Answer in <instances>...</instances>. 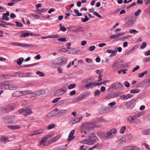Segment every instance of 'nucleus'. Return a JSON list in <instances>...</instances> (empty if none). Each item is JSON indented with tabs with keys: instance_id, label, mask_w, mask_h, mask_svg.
Here are the masks:
<instances>
[{
	"instance_id": "nucleus-1",
	"label": "nucleus",
	"mask_w": 150,
	"mask_h": 150,
	"mask_svg": "<svg viewBox=\"0 0 150 150\" xmlns=\"http://www.w3.org/2000/svg\"><path fill=\"white\" fill-rule=\"evenodd\" d=\"M66 112V110L62 109H57L51 112L53 117L62 116L65 115Z\"/></svg>"
},
{
	"instance_id": "nucleus-2",
	"label": "nucleus",
	"mask_w": 150,
	"mask_h": 150,
	"mask_svg": "<svg viewBox=\"0 0 150 150\" xmlns=\"http://www.w3.org/2000/svg\"><path fill=\"white\" fill-rule=\"evenodd\" d=\"M83 126V128L87 132L90 131L96 127L95 123L90 122L84 123Z\"/></svg>"
},
{
	"instance_id": "nucleus-3",
	"label": "nucleus",
	"mask_w": 150,
	"mask_h": 150,
	"mask_svg": "<svg viewBox=\"0 0 150 150\" xmlns=\"http://www.w3.org/2000/svg\"><path fill=\"white\" fill-rule=\"evenodd\" d=\"M20 113H23L25 116H26L32 113V111L30 109L25 107L19 109L18 110Z\"/></svg>"
},
{
	"instance_id": "nucleus-4",
	"label": "nucleus",
	"mask_w": 150,
	"mask_h": 150,
	"mask_svg": "<svg viewBox=\"0 0 150 150\" xmlns=\"http://www.w3.org/2000/svg\"><path fill=\"white\" fill-rule=\"evenodd\" d=\"M117 132L116 129H113L107 132H105V139H110L113 138L112 134H115Z\"/></svg>"
},
{
	"instance_id": "nucleus-5",
	"label": "nucleus",
	"mask_w": 150,
	"mask_h": 150,
	"mask_svg": "<svg viewBox=\"0 0 150 150\" xmlns=\"http://www.w3.org/2000/svg\"><path fill=\"white\" fill-rule=\"evenodd\" d=\"M16 46L23 47H33L34 46L32 44H23L19 42H17Z\"/></svg>"
},
{
	"instance_id": "nucleus-6",
	"label": "nucleus",
	"mask_w": 150,
	"mask_h": 150,
	"mask_svg": "<svg viewBox=\"0 0 150 150\" xmlns=\"http://www.w3.org/2000/svg\"><path fill=\"white\" fill-rule=\"evenodd\" d=\"M66 92V90L61 88L57 90L54 93V94L55 96H59L64 94Z\"/></svg>"
},
{
	"instance_id": "nucleus-7",
	"label": "nucleus",
	"mask_w": 150,
	"mask_h": 150,
	"mask_svg": "<svg viewBox=\"0 0 150 150\" xmlns=\"http://www.w3.org/2000/svg\"><path fill=\"white\" fill-rule=\"evenodd\" d=\"M134 20L132 18H130L126 23V25L128 27L132 26L134 23Z\"/></svg>"
},
{
	"instance_id": "nucleus-8",
	"label": "nucleus",
	"mask_w": 150,
	"mask_h": 150,
	"mask_svg": "<svg viewBox=\"0 0 150 150\" xmlns=\"http://www.w3.org/2000/svg\"><path fill=\"white\" fill-rule=\"evenodd\" d=\"M105 132L99 131L97 132V136L100 138L106 139Z\"/></svg>"
},
{
	"instance_id": "nucleus-9",
	"label": "nucleus",
	"mask_w": 150,
	"mask_h": 150,
	"mask_svg": "<svg viewBox=\"0 0 150 150\" xmlns=\"http://www.w3.org/2000/svg\"><path fill=\"white\" fill-rule=\"evenodd\" d=\"M75 132V130H73L69 133L68 138L67 139V141L68 142H70L71 140L74 139L75 137L73 136Z\"/></svg>"
},
{
	"instance_id": "nucleus-10",
	"label": "nucleus",
	"mask_w": 150,
	"mask_h": 150,
	"mask_svg": "<svg viewBox=\"0 0 150 150\" xmlns=\"http://www.w3.org/2000/svg\"><path fill=\"white\" fill-rule=\"evenodd\" d=\"M91 94V92L89 91L85 92L80 95L81 98H82V100L84 99L85 98L87 97Z\"/></svg>"
},
{
	"instance_id": "nucleus-11",
	"label": "nucleus",
	"mask_w": 150,
	"mask_h": 150,
	"mask_svg": "<svg viewBox=\"0 0 150 150\" xmlns=\"http://www.w3.org/2000/svg\"><path fill=\"white\" fill-rule=\"evenodd\" d=\"M45 93V90L44 89H42L40 90H38L35 91V94L36 97L43 94Z\"/></svg>"
},
{
	"instance_id": "nucleus-12",
	"label": "nucleus",
	"mask_w": 150,
	"mask_h": 150,
	"mask_svg": "<svg viewBox=\"0 0 150 150\" xmlns=\"http://www.w3.org/2000/svg\"><path fill=\"white\" fill-rule=\"evenodd\" d=\"M95 86H96L95 83L93 82L87 84L86 85L85 87L86 88H92Z\"/></svg>"
},
{
	"instance_id": "nucleus-13",
	"label": "nucleus",
	"mask_w": 150,
	"mask_h": 150,
	"mask_svg": "<svg viewBox=\"0 0 150 150\" xmlns=\"http://www.w3.org/2000/svg\"><path fill=\"white\" fill-rule=\"evenodd\" d=\"M91 137L93 139V141H91V143H94L96 141H97L98 140V139L96 137L95 134L94 133H93L90 136L89 138Z\"/></svg>"
},
{
	"instance_id": "nucleus-14",
	"label": "nucleus",
	"mask_w": 150,
	"mask_h": 150,
	"mask_svg": "<svg viewBox=\"0 0 150 150\" xmlns=\"http://www.w3.org/2000/svg\"><path fill=\"white\" fill-rule=\"evenodd\" d=\"M22 94L21 91H16L14 93H13L12 95V97H19L22 96Z\"/></svg>"
},
{
	"instance_id": "nucleus-15",
	"label": "nucleus",
	"mask_w": 150,
	"mask_h": 150,
	"mask_svg": "<svg viewBox=\"0 0 150 150\" xmlns=\"http://www.w3.org/2000/svg\"><path fill=\"white\" fill-rule=\"evenodd\" d=\"M126 150H140L139 148L136 146H129L125 147Z\"/></svg>"
},
{
	"instance_id": "nucleus-16",
	"label": "nucleus",
	"mask_w": 150,
	"mask_h": 150,
	"mask_svg": "<svg viewBox=\"0 0 150 150\" xmlns=\"http://www.w3.org/2000/svg\"><path fill=\"white\" fill-rule=\"evenodd\" d=\"M125 136H123L121 139H119L117 141V142L118 144H122L123 143H125L126 141Z\"/></svg>"
},
{
	"instance_id": "nucleus-17",
	"label": "nucleus",
	"mask_w": 150,
	"mask_h": 150,
	"mask_svg": "<svg viewBox=\"0 0 150 150\" xmlns=\"http://www.w3.org/2000/svg\"><path fill=\"white\" fill-rule=\"evenodd\" d=\"M9 15V12L8 11H7L6 13H4L3 14L2 19H4L6 21H8L9 20V18L7 16Z\"/></svg>"
},
{
	"instance_id": "nucleus-18",
	"label": "nucleus",
	"mask_w": 150,
	"mask_h": 150,
	"mask_svg": "<svg viewBox=\"0 0 150 150\" xmlns=\"http://www.w3.org/2000/svg\"><path fill=\"white\" fill-rule=\"evenodd\" d=\"M47 10L45 8H42L40 9L37 8L35 11V12L38 14H40L41 13L45 12Z\"/></svg>"
},
{
	"instance_id": "nucleus-19",
	"label": "nucleus",
	"mask_w": 150,
	"mask_h": 150,
	"mask_svg": "<svg viewBox=\"0 0 150 150\" xmlns=\"http://www.w3.org/2000/svg\"><path fill=\"white\" fill-rule=\"evenodd\" d=\"M39 64V63H36L32 64H27V65H23L20 67L22 68H25L26 67H29L32 66H34L36 65H38Z\"/></svg>"
},
{
	"instance_id": "nucleus-20",
	"label": "nucleus",
	"mask_w": 150,
	"mask_h": 150,
	"mask_svg": "<svg viewBox=\"0 0 150 150\" xmlns=\"http://www.w3.org/2000/svg\"><path fill=\"white\" fill-rule=\"evenodd\" d=\"M119 64L120 62L119 61H116L112 64V68L115 69H116L118 68Z\"/></svg>"
},
{
	"instance_id": "nucleus-21",
	"label": "nucleus",
	"mask_w": 150,
	"mask_h": 150,
	"mask_svg": "<svg viewBox=\"0 0 150 150\" xmlns=\"http://www.w3.org/2000/svg\"><path fill=\"white\" fill-rule=\"evenodd\" d=\"M114 93H111L107 94L106 96V98L107 99H110L114 97Z\"/></svg>"
},
{
	"instance_id": "nucleus-22",
	"label": "nucleus",
	"mask_w": 150,
	"mask_h": 150,
	"mask_svg": "<svg viewBox=\"0 0 150 150\" xmlns=\"http://www.w3.org/2000/svg\"><path fill=\"white\" fill-rule=\"evenodd\" d=\"M141 133L143 135H150V129H147L145 130H144Z\"/></svg>"
},
{
	"instance_id": "nucleus-23",
	"label": "nucleus",
	"mask_w": 150,
	"mask_h": 150,
	"mask_svg": "<svg viewBox=\"0 0 150 150\" xmlns=\"http://www.w3.org/2000/svg\"><path fill=\"white\" fill-rule=\"evenodd\" d=\"M21 128V127L18 125H10V129H16Z\"/></svg>"
},
{
	"instance_id": "nucleus-24",
	"label": "nucleus",
	"mask_w": 150,
	"mask_h": 150,
	"mask_svg": "<svg viewBox=\"0 0 150 150\" xmlns=\"http://www.w3.org/2000/svg\"><path fill=\"white\" fill-rule=\"evenodd\" d=\"M67 61L66 58L65 57H63L62 59V62L61 63H58L59 65L61 66L62 64H64L67 62Z\"/></svg>"
},
{
	"instance_id": "nucleus-25",
	"label": "nucleus",
	"mask_w": 150,
	"mask_h": 150,
	"mask_svg": "<svg viewBox=\"0 0 150 150\" xmlns=\"http://www.w3.org/2000/svg\"><path fill=\"white\" fill-rule=\"evenodd\" d=\"M24 58L23 57H21L17 59L16 63L18 65H20L21 64Z\"/></svg>"
},
{
	"instance_id": "nucleus-26",
	"label": "nucleus",
	"mask_w": 150,
	"mask_h": 150,
	"mask_svg": "<svg viewBox=\"0 0 150 150\" xmlns=\"http://www.w3.org/2000/svg\"><path fill=\"white\" fill-rule=\"evenodd\" d=\"M135 101V100H134L133 99H132L129 101L126 102L125 103H126V104H125V105L127 107H129L134 103Z\"/></svg>"
},
{
	"instance_id": "nucleus-27",
	"label": "nucleus",
	"mask_w": 150,
	"mask_h": 150,
	"mask_svg": "<svg viewBox=\"0 0 150 150\" xmlns=\"http://www.w3.org/2000/svg\"><path fill=\"white\" fill-rule=\"evenodd\" d=\"M8 136L2 137L1 138V141L3 142L4 143H6L8 141Z\"/></svg>"
},
{
	"instance_id": "nucleus-28",
	"label": "nucleus",
	"mask_w": 150,
	"mask_h": 150,
	"mask_svg": "<svg viewBox=\"0 0 150 150\" xmlns=\"http://www.w3.org/2000/svg\"><path fill=\"white\" fill-rule=\"evenodd\" d=\"M124 136L127 141L130 140L132 137V135L130 134L126 135Z\"/></svg>"
},
{
	"instance_id": "nucleus-29",
	"label": "nucleus",
	"mask_w": 150,
	"mask_h": 150,
	"mask_svg": "<svg viewBox=\"0 0 150 150\" xmlns=\"http://www.w3.org/2000/svg\"><path fill=\"white\" fill-rule=\"evenodd\" d=\"M108 112V107L103 108L102 109L101 112L102 113H105Z\"/></svg>"
},
{
	"instance_id": "nucleus-30",
	"label": "nucleus",
	"mask_w": 150,
	"mask_h": 150,
	"mask_svg": "<svg viewBox=\"0 0 150 150\" xmlns=\"http://www.w3.org/2000/svg\"><path fill=\"white\" fill-rule=\"evenodd\" d=\"M80 96V95L78 97H77L74 98L73 100V101L74 102H77L81 100H82V98H81V96Z\"/></svg>"
},
{
	"instance_id": "nucleus-31",
	"label": "nucleus",
	"mask_w": 150,
	"mask_h": 150,
	"mask_svg": "<svg viewBox=\"0 0 150 150\" xmlns=\"http://www.w3.org/2000/svg\"><path fill=\"white\" fill-rule=\"evenodd\" d=\"M9 105H5L3 108V111L4 112H6L8 111L9 109Z\"/></svg>"
},
{
	"instance_id": "nucleus-32",
	"label": "nucleus",
	"mask_w": 150,
	"mask_h": 150,
	"mask_svg": "<svg viewBox=\"0 0 150 150\" xmlns=\"http://www.w3.org/2000/svg\"><path fill=\"white\" fill-rule=\"evenodd\" d=\"M18 88V86L15 85H10V90H16Z\"/></svg>"
},
{
	"instance_id": "nucleus-33",
	"label": "nucleus",
	"mask_w": 150,
	"mask_h": 150,
	"mask_svg": "<svg viewBox=\"0 0 150 150\" xmlns=\"http://www.w3.org/2000/svg\"><path fill=\"white\" fill-rule=\"evenodd\" d=\"M22 96L23 95H29L30 91H29L25 90L21 91Z\"/></svg>"
},
{
	"instance_id": "nucleus-34",
	"label": "nucleus",
	"mask_w": 150,
	"mask_h": 150,
	"mask_svg": "<svg viewBox=\"0 0 150 150\" xmlns=\"http://www.w3.org/2000/svg\"><path fill=\"white\" fill-rule=\"evenodd\" d=\"M29 36V34L28 33H25L21 34L20 37L21 38L23 37L25 38L26 37H28Z\"/></svg>"
},
{
	"instance_id": "nucleus-35",
	"label": "nucleus",
	"mask_w": 150,
	"mask_h": 150,
	"mask_svg": "<svg viewBox=\"0 0 150 150\" xmlns=\"http://www.w3.org/2000/svg\"><path fill=\"white\" fill-rule=\"evenodd\" d=\"M74 11L77 16H81L82 15V14L81 13L79 12V10L77 9H75L74 10Z\"/></svg>"
},
{
	"instance_id": "nucleus-36",
	"label": "nucleus",
	"mask_w": 150,
	"mask_h": 150,
	"mask_svg": "<svg viewBox=\"0 0 150 150\" xmlns=\"http://www.w3.org/2000/svg\"><path fill=\"white\" fill-rule=\"evenodd\" d=\"M148 71H145L144 72L138 74V77L139 78H141L143 77L144 74H147Z\"/></svg>"
},
{
	"instance_id": "nucleus-37",
	"label": "nucleus",
	"mask_w": 150,
	"mask_h": 150,
	"mask_svg": "<svg viewBox=\"0 0 150 150\" xmlns=\"http://www.w3.org/2000/svg\"><path fill=\"white\" fill-rule=\"evenodd\" d=\"M139 116L138 115L137 113L136 114L132 116L131 117V120L132 121H133L134 120H135L138 117H139Z\"/></svg>"
},
{
	"instance_id": "nucleus-38",
	"label": "nucleus",
	"mask_w": 150,
	"mask_h": 150,
	"mask_svg": "<svg viewBox=\"0 0 150 150\" xmlns=\"http://www.w3.org/2000/svg\"><path fill=\"white\" fill-rule=\"evenodd\" d=\"M140 92V91L139 89H132L130 91V92L131 93H139Z\"/></svg>"
},
{
	"instance_id": "nucleus-39",
	"label": "nucleus",
	"mask_w": 150,
	"mask_h": 150,
	"mask_svg": "<svg viewBox=\"0 0 150 150\" xmlns=\"http://www.w3.org/2000/svg\"><path fill=\"white\" fill-rule=\"evenodd\" d=\"M48 139L46 135L45 137H43L41 139L40 141V143L41 144H42L44 143V142H45V141H46Z\"/></svg>"
},
{
	"instance_id": "nucleus-40",
	"label": "nucleus",
	"mask_w": 150,
	"mask_h": 150,
	"mask_svg": "<svg viewBox=\"0 0 150 150\" xmlns=\"http://www.w3.org/2000/svg\"><path fill=\"white\" fill-rule=\"evenodd\" d=\"M83 28V27H80L78 28H77V29L74 30V31L76 33L77 32H82V31H84V30H83L82 29H81Z\"/></svg>"
},
{
	"instance_id": "nucleus-41",
	"label": "nucleus",
	"mask_w": 150,
	"mask_h": 150,
	"mask_svg": "<svg viewBox=\"0 0 150 150\" xmlns=\"http://www.w3.org/2000/svg\"><path fill=\"white\" fill-rule=\"evenodd\" d=\"M77 119H76L71 120L70 121V122L69 123V124L71 126L75 124L76 122H78L77 121Z\"/></svg>"
},
{
	"instance_id": "nucleus-42",
	"label": "nucleus",
	"mask_w": 150,
	"mask_h": 150,
	"mask_svg": "<svg viewBox=\"0 0 150 150\" xmlns=\"http://www.w3.org/2000/svg\"><path fill=\"white\" fill-rule=\"evenodd\" d=\"M36 73L41 76H43L45 75V74L44 73L38 71H37Z\"/></svg>"
},
{
	"instance_id": "nucleus-43",
	"label": "nucleus",
	"mask_w": 150,
	"mask_h": 150,
	"mask_svg": "<svg viewBox=\"0 0 150 150\" xmlns=\"http://www.w3.org/2000/svg\"><path fill=\"white\" fill-rule=\"evenodd\" d=\"M95 148L97 149H100L102 147V145L101 144H97L94 146Z\"/></svg>"
},
{
	"instance_id": "nucleus-44",
	"label": "nucleus",
	"mask_w": 150,
	"mask_h": 150,
	"mask_svg": "<svg viewBox=\"0 0 150 150\" xmlns=\"http://www.w3.org/2000/svg\"><path fill=\"white\" fill-rule=\"evenodd\" d=\"M61 137V135L60 134H58L55 137H54L53 138L54 139L55 141H56L57 140L60 139Z\"/></svg>"
},
{
	"instance_id": "nucleus-45",
	"label": "nucleus",
	"mask_w": 150,
	"mask_h": 150,
	"mask_svg": "<svg viewBox=\"0 0 150 150\" xmlns=\"http://www.w3.org/2000/svg\"><path fill=\"white\" fill-rule=\"evenodd\" d=\"M55 127V125L54 124H52L48 126L47 128L48 129L50 130L54 127Z\"/></svg>"
},
{
	"instance_id": "nucleus-46",
	"label": "nucleus",
	"mask_w": 150,
	"mask_h": 150,
	"mask_svg": "<svg viewBox=\"0 0 150 150\" xmlns=\"http://www.w3.org/2000/svg\"><path fill=\"white\" fill-rule=\"evenodd\" d=\"M126 129L125 126H124L122 127V129L120 130V132L121 134H123L124 133Z\"/></svg>"
},
{
	"instance_id": "nucleus-47",
	"label": "nucleus",
	"mask_w": 150,
	"mask_h": 150,
	"mask_svg": "<svg viewBox=\"0 0 150 150\" xmlns=\"http://www.w3.org/2000/svg\"><path fill=\"white\" fill-rule=\"evenodd\" d=\"M15 23L16 24V25L17 27H22L23 26V24L21 22L18 21H16Z\"/></svg>"
},
{
	"instance_id": "nucleus-48",
	"label": "nucleus",
	"mask_w": 150,
	"mask_h": 150,
	"mask_svg": "<svg viewBox=\"0 0 150 150\" xmlns=\"http://www.w3.org/2000/svg\"><path fill=\"white\" fill-rule=\"evenodd\" d=\"M96 48V47L95 46H90L88 50L90 51H93Z\"/></svg>"
},
{
	"instance_id": "nucleus-49",
	"label": "nucleus",
	"mask_w": 150,
	"mask_h": 150,
	"mask_svg": "<svg viewBox=\"0 0 150 150\" xmlns=\"http://www.w3.org/2000/svg\"><path fill=\"white\" fill-rule=\"evenodd\" d=\"M146 46L147 44L145 42H144L141 46L140 47L142 49H144L146 47Z\"/></svg>"
},
{
	"instance_id": "nucleus-50",
	"label": "nucleus",
	"mask_w": 150,
	"mask_h": 150,
	"mask_svg": "<svg viewBox=\"0 0 150 150\" xmlns=\"http://www.w3.org/2000/svg\"><path fill=\"white\" fill-rule=\"evenodd\" d=\"M76 86V85L75 84H73L70 85L68 87L69 89H72L75 88Z\"/></svg>"
},
{
	"instance_id": "nucleus-51",
	"label": "nucleus",
	"mask_w": 150,
	"mask_h": 150,
	"mask_svg": "<svg viewBox=\"0 0 150 150\" xmlns=\"http://www.w3.org/2000/svg\"><path fill=\"white\" fill-rule=\"evenodd\" d=\"M93 13L94 15L96 16L97 17H98L100 18H102L100 14H98V12H96V11L93 12Z\"/></svg>"
},
{
	"instance_id": "nucleus-52",
	"label": "nucleus",
	"mask_w": 150,
	"mask_h": 150,
	"mask_svg": "<svg viewBox=\"0 0 150 150\" xmlns=\"http://www.w3.org/2000/svg\"><path fill=\"white\" fill-rule=\"evenodd\" d=\"M61 98L60 97H58L54 99L52 101V103H54L57 102Z\"/></svg>"
},
{
	"instance_id": "nucleus-53",
	"label": "nucleus",
	"mask_w": 150,
	"mask_h": 150,
	"mask_svg": "<svg viewBox=\"0 0 150 150\" xmlns=\"http://www.w3.org/2000/svg\"><path fill=\"white\" fill-rule=\"evenodd\" d=\"M117 52V47H116L115 48V50H112L111 54L114 55H116Z\"/></svg>"
},
{
	"instance_id": "nucleus-54",
	"label": "nucleus",
	"mask_w": 150,
	"mask_h": 150,
	"mask_svg": "<svg viewBox=\"0 0 150 150\" xmlns=\"http://www.w3.org/2000/svg\"><path fill=\"white\" fill-rule=\"evenodd\" d=\"M58 40L60 42H65L67 41L65 38H58Z\"/></svg>"
},
{
	"instance_id": "nucleus-55",
	"label": "nucleus",
	"mask_w": 150,
	"mask_h": 150,
	"mask_svg": "<svg viewBox=\"0 0 150 150\" xmlns=\"http://www.w3.org/2000/svg\"><path fill=\"white\" fill-rule=\"evenodd\" d=\"M54 135V134L52 133H50L46 135L48 139H49L50 138L52 137Z\"/></svg>"
},
{
	"instance_id": "nucleus-56",
	"label": "nucleus",
	"mask_w": 150,
	"mask_h": 150,
	"mask_svg": "<svg viewBox=\"0 0 150 150\" xmlns=\"http://www.w3.org/2000/svg\"><path fill=\"white\" fill-rule=\"evenodd\" d=\"M54 135V134L52 133H50L46 135L48 139H49L50 138L52 137Z\"/></svg>"
},
{
	"instance_id": "nucleus-57",
	"label": "nucleus",
	"mask_w": 150,
	"mask_h": 150,
	"mask_svg": "<svg viewBox=\"0 0 150 150\" xmlns=\"http://www.w3.org/2000/svg\"><path fill=\"white\" fill-rule=\"evenodd\" d=\"M35 91L32 92L30 93H30H29V96L31 97H36V95H35Z\"/></svg>"
},
{
	"instance_id": "nucleus-58",
	"label": "nucleus",
	"mask_w": 150,
	"mask_h": 150,
	"mask_svg": "<svg viewBox=\"0 0 150 150\" xmlns=\"http://www.w3.org/2000/svg\"><path fill=\"white\" fill-rule=\"evenodd\" d=\"M66 100H60L58 102L59 104L60 105H62L65 103Z\"/></svg>"
},
{
	"instance_id": "nucleus-59",
	"label": "nucleus",
	"mask_w": 150,
	"mask_h": 150,
	"mask_svg": "<svg viewBox=\"0 0 150 150\" xmlns=\"http://www.w3.org/2000/svg\"><path fill=\"white\" fill-rule=\"evenodd\" d=\"M100 92L99 90L96 91L94 93V96H97L100 94Z\"/></svg>"
},
{
	"instance_id": "nucleus-60",
	"label": "nucleus",
	"mask_w": 150,
	"mask_h": 150,
	"mask_svg": "<svg viewBox=\"0 0 150 150\" xmlns=\"http://www.w3.org/2000/svg\"><path fill=\"white\" fill-rule=\"evenodd\" d=\"M129 32L131 33H137L138 32L134 29H130L129 30Z\"/></svg>"
},
{
	"instance_id": "nucleus-61",
	"label": "nucleus",
	"mask_w": 150,
	"mask_h": 150,
	"mask_svg": "<svg viewBox=\"0 0 150 150\" xmlns=\"http://www.w3.org/2000/svg\"><path fill=\"white\" fill-rule=\"evenodd\" d=\"M139 68H140V67H139V65L137 66L136 67H135L133 69L132 71L133 72H134L135 71H137V70L139 69Z\"/></svg>"
},
{
	"instance_id": "nucleus-62",
	"label": "nucleus",
	"mask_w": 150,
	"mask_h": 150,
	"mask_svg": "<svg viewBox=\"0 0 150 150\" xmlns=\"http://www.w3.org/2000/svg\"><path fill=\"white\" fill-rule=\"evenodd\" d=\"M59 37V36L57 34L53 35L52 36H50V38H57Z\"/></svg>"
},
{
	"instance_id": "nucleus-63",
	"label": "nucleus",
	"mask_w": 150,
	"mask_h": 150,
	"mask_svg": "<svg viewBox=\"0 0 150 150\" xmlns=\"http://www.w3.org/2000/svg\"><path fill=\"white\" fill-rule=\"evenodd\" d=\"M6 10V8L1 6H0V12H2L3 11H4Z\"/></svg>"
},
{
	"instance_id": "nucleus-64",
	"label": "nucleus",
	"mask_w": 150,
	"mask_h": 150,
	"mask_svg": "<svg viewBox=\"0 0 150 150\" xmlns=\"http://www.w3.org/2000/svg\"><path fill=\"white\" fill-rule=\"evenodd\" d=\"M81 20L83 22H85L89 21V19H88V18H82L81 19Z\"/></svg>"
}]
</instances>
